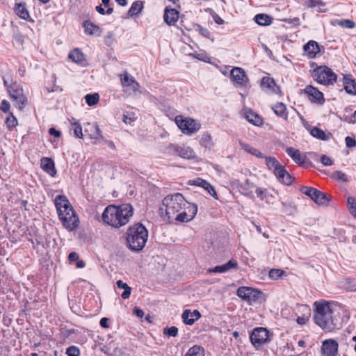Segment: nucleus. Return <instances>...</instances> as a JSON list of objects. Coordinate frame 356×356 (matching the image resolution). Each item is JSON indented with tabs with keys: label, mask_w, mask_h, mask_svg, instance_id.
I'll return each mask as SVG.
<instances>
[{
	"label": "nucleus",
	"mask_w": 356,
	"mask_h": 356,
	"mask_svg": "<svg viewBox=\"0 0 356 356\" xmlns=\"http://www.w3.org/2000/svg\"><path fill=\"white\" fill-rule=\"evenodd\" d=\"M99 324H100V325L102 327L108 328V318H102L100 320Z\"/></svg>",
	"instance_id": "052dcab7"
},
{
	"label": "nucleus",
	"mask_w": 356,
	"mask_h": 356,
	"mask_svg": "<svg viewBox=\"0 0 356 356\" xmlns=\"http://www.w3.org/2000/svg\"><path fill=\"white\" fill-rule=\"evenodd\" d=\"M198 31L204 37H209V31L207 29H204L198 25Z\"/></svg>",
	"instance_id": "13d9d810"
},
{
	"label": "nucleus",
	"mask_w": 356,
	"mask_h": 356,
	"mask_svg": "<svg viewBox=\"0 0 356 356\" xmlns=\"http://www.w3.org/2000/svg\"><path fill=\"white\" fill-rule=\"evenodd\" d=\"M347 203L349 211L356 217V199L353 197H348Z\"/></svg>",
	"instance_id": "79ce46f5"
},
{
	"label": "nucleus",
	"mask_w": 356,
	"mask_h": 356,
	"mask_svg": "<svg viewBox=\"0 0 356 356\" xmlns=\"http://www.w3.org/2000/svg\"><path fill=\"white\" fill-rule=\"evenodd\" d=\"M54 201L63 225L69 231L75 229L79 226V219L69 200L65 195H59Z\"/></svg>",
	"instance_id": "20e7f679"
},
{
	"label": "nucleus",
	"mask_w": 356,
	"mask_h": 356,
	"mask_svg": "<svg viewBox=\"0 0 356 356\" xmlns=\"http://www.w3.org/2000/svg\"><path fill=\"white\" fill-rule=\"evenodd\" d=\"M273 172L276 177L284 184L286 185L292 184L293 178L283 165H281L277 170H273Z\"/></svg>",
	"instance_id": "dca6fc26"
},
{
	"label": "nucleus",
	"mask_w": 356,
	"mask_h": 356,
	"mask_svg": "<svg viewBox=\"0 0 356 356\" xmlns=\"http://www.w3.org/2000/svg\"><path fill=\"white\" fill-rule=\"evenodd\" d=\"M143 9V3L141 1H134L130 7L128 15L130 17L138 15Z\"/></svg>",
	"instance_id": "473e14b6"
},
{
	"label": "nucleus",
	"mask_w": 356,
	"mask_h": 356,
	"mask_svg": "<svg viewBox=\"0 0 356 356\" xmlns=\"http://www.w3.org/2000/svg\"><path fill=\"white\" fill-rule=\"evenodd\" d=\"M79 254L76 252H72L70 253L68 256V259L70 261H76L79 259Z\"/></svg>",
	"instance_id": "6e6d98bb"
},
{
	"label": "nucleus",
	"mask_w": 356,
	"mask_h": 356,
	"mask_svg": "<svg viewBox=\"0 0 356 356\" xmlns=\"http://www.w3.org/2000/svg\"><path fill=\"white\" fill-rule=\"evenodd\" d=\"M188 184L190 185H194L201 187L202 184H206V180L202 179L201 178H197L196 179L189 181Z\"/></svg>",
	"instance_id": "8fccbe9b"
},
{
	"label": "nucleus",
	"mask_w": 356,
	"mask_h": 356,
	"mask_svg": "<svg viewBox=\"0 0 356 356\" xmlns=\"http://www.w3.org/2000/svg\"><path fill=\"white\" fill-rule=\"evenodd\" d=\"M343 85L344 90L348 94L356 95V81L352 78L351 75H343Z\"/></svg>",
	"instance_id": "6ab92c4d"
},
{
	"label": "nucleus",
	"mask_w": 356,
	"mask_h": 356,
	"mask_svg": "<svg viewBox=\"0 0 356 356\" xmlns=\"http://www.w3.org/2000/svg\"><path fill=\"white\" fill-rule=\"evenodd\" d=\"M49 133L51 135H54L56 137H59L61 134L59 131L56 130L54 128H50L49 130Z\"/></svg>",
	"instance_id": "680f3d73"
},
{
	"label": "nucleus",
	"mask_w": 356,
	"mask_h": 356,
	"mask_svg": "<svg viewBox=\"0 0 356 356\" xmlns=\"http://www.w3.org/2000/svg\"><path fill=\"white\" fill-rule=\"evenodd\" d=\"M313 77L318 83L325 86L333 85L337 75L328 67L320 66L314 70Z\"/></svg>",
	"instance_id": "423d86ee"
},
{
	"label": "nucleus",
	"mask_w": 356,
	"mask_h": 356,
	"mask_svg": "<svg viewBox=\"0 0 356 356\" xmlns=\"http://www.w3.org/2000/svg\"><path fill=\"white\" fill-rule=\"evenodd\" d=\"M76 266L78 268H83L85 266V263L83 260H79L78 259L76 261Z\"/></svg>",
	"instance_id": "338daca9"
},
{
	"label": "nucleus",
	"mask_w": 356,
	"mask_h": 356,
	"mask_svg": "<svg viewBox=\"0 0 356 356\" xmlns=\"http://www.w3.org/2000/svg\"><path fill=\"white\" fill-rule=\"evenodd\" d=\"M14 10L15 14L23 19H27L29 17V13L25 3H15Z\"/></svg>",
	"instance_id": "bb28decb"
},
{
	"label": "nucleus",
	"mask_w": 356,
	"mask_h": 356,
	"mask_svg": "<svg viewBox=\"0 0 356 356\" xmlns=\"http://www.w3.org/2000/svg\"><path fill=\"white\" fill-rule=\"evenodd\" d=\"M175 122L181 131L188 135L197 132L201 127V124L191 118H184L178 115L175 119Z\"/></svg>",
	"instance_id": "0eeeda50"
},
{
	"label": "nucleus",
	"mask_w": 356,
	"mask_h": 356,
	"mask_svg": "<svg viewBox=\"0 0 356 356\" xmlns=\"http://www.w3.org/2000/svg\"><path fill=\"white\" fill-rule=\"evenodd\" d=\"M66 354L67 356H79L80 354V350L77 347L71 346L67 348Z\"/></svg>",
	"instance_id": "a18cd8bd"
},
{
	"label": "nucleus",
	"mask_w": 356,
	"mask_h": 356,
	"mask_svg": "<svg viewBox=\"0 0 356 356\" xmlns=\"http://www.w3.org/2000/svg\"><path fill=\"white\" fill-rule=\"evenodd\" d=\"M95 9L101 15H105L106 14L105 10L102 7L101 5H99L97 6H96Z\"/></svg>",
	"instance_id": "0e129e2a"
},
{
	"label": "nucleus",
	"mask_w": 356,
	"mask_h": 356,
	"mask_svg": "<svg viewBox=\"0 0 356 356\" xmlns=\"http://www.w3.org/2000/svg\"><path fill=\"white\" fill-rule=\"evenodd\" d=\"M202 140L204 142H210L211 140V137L209 134H206L202 136Z\"/></svg>",
	"instance_id": "774afa93"
},
{
	"label": "nucleus",
	"mask_w": 356,
	"mask_h": 356,
	"mask_svg": "<svg viewBox=\"0 0 356 356\" xmlns=\"http://www.w3.org/2000/svg\"><path fill=\"white\" fill-rule=\"evenodd\" d=\"M236 293L238 297L248 301L250 304L261 302L264 300V295L261 291L250 287H239Z\"/></svg>",
	"instance_id": "6e6552de"
},
{
	"label": "nucleus",
	"mask_w": 356,
	"mask_h": 356,
	"mask_svg": "<svg viewBox=\"0 0 356 356\" xmlns=\"http://www.w3.org/2000/svg\"><path fill=\"white\" fill-rule=\"evenodd\" d=\"M303 91L312 103H316L319 105L324 104L325 99L323 94L317 88L309 85L306 86Z\"/></svg>",
	"instance_id": "4468645a"
},
{
	"label": "nucleus",
	"mask_w": 356,
	"mask_h": 356,
	"mask_svg": "<svg viewBox=\"0 0 356 356\" xmlns=\"http://www.w3.org/2000/svg\"><path fill=\"white\" fill-rule=\"evenodd\" d=\"M303 49L305 54L310 58H314L320 51L318 43L314 40L309 41L306 44L304 45Z\"/></svg>",
	"instance_id": "4be33fe9"
},
{
	"label": "nucleus",
	"mask_w": 356,
	"mask_h": 356,
	"mask_svg": "<svg viewBox=\"0 0 356 356\" xmlns=\"http://www.w3.org/2000/svg\"><path fill=\"white\" fill-rule=\"evenodd\" d=\"M179 147L178 145H175L173 144H169L168 146L165 147V152L170 154H177L179 151Z\"/></svg>",
	"instance_id": "49530a36"
},
{
	"label": "nucleus",
	"mask_w": 356,
	"mask_h": 356,
	"mask_svg": "<svg viewBox=\"0 0 356 356\" xmlns=\"http://www.w3.org/2000/svg\"><path fill=\"white\" fill-rule=\"evenodd\" d=\"M133 216V207L129 204L119 206L109 205L102 213L103 221L108 225L119 228L127 224Z\"/></svg>",
	"instance_id": "7ed1b4c3"
},
{
	"label": "nucleus",
	"mask_w": 356,
	"mask_h": 356,
	"mask_svg": "<svg viewBox=\"0 0 356 356\" xmlns=\"http://www.w3.org/2000/svg\"><path fill=\"white\" fill-rule=\"evenodd\" d=\"M323 356H337L339 351L338 342L332 339L324 340L321 348Z\"/></svg>",
	"instance_id": "ddd939ff"
},
{
	"label": "nucleus",
	"mask_w": 356,
	"mask_h": 356,
	"mask_svg": "<svg viewBox=\"0 0 356 356\" xmlns=\"http://www.w3.org/2000/svg\"><path fill=\"white\" fill-rule=\"evenodd\" d=\"M255 22L262 26L269 25L271 23V18L266 14H258L255 16Z\"/></svg>",
	"instance_id": "c9c22d12"
},
{
	"label": "nucleus",
	"mask_w": 356,
	"mask_h": 356,
	"mask_svg": "<svg viewBox=\"0 0 356 356\" xmlns=\"http://www.w3.org/2000/svg\"><path fill=\"white\" fill-rule=\"evenodd\" d=\"M131 289L130 286H127L125 288L124 292L122 293L121 296L123 299H127L131 294Z\"/></svg>",
	"instance_id": "4d7b16f0"
},
{
	"label": "nucleus",
	"mask_w": 356,
	"mask_h": 356,
	"mask_svg": "<svg viewBox=\"0 0 356 356\" xmlns=\"http://www.w3.org/2000/svg\"><path fill=\"white\" fill-rule=\"evenodd\" d=\"M305 5L309 8H315L318 7V12H324L325 10L321 9V7H323L325 6V3L322 1L321 0H305Z\"/></svg>",
	"instance_id": "f704fd0d"
},
{
	"label": "nucleus",
	"mask_w": 356,
	"mask_h": 356,
	"mask_svg": "<svg viewBox=\"0 0 356 356\" xmlns=\"http://www.w3.org/2000/svg\"><path fill=\"white\" fill-rule=\"evenodd\" d=\"M89 136L91 139L94 140L93 143L95 144L99 143L101 140H104L102 131L97 124L91 127Z\"/></svg>",
	"instance_id": "a878e982"
},
{
	"label": "nucleus",
	"mask_w": 356,
	"mask_h": 356,
	"mask_svg": "<svg viewBox=\"0 0 356 356\" xmlns=\"http://www.w3.org/2000/svg\"><path fill=\"white\" fill-rule=\"evenodd\" d=\"M268 334L267 329L257 327L250 334V341L254 347L258 348L268 341Z\"/></svg>",
	"instance_id": "f8f14e48"
},
{
	"label": "nucleus",
	"mask_w": 356,
	"mask_h": 356,
	"mask_svg": "<svg viewBox=\"0 0 356 356\" xmlns=\"http://www.w3.org/2000/svg\"><path fill=\"white\" fill-rule=\"evenodd\" d=\"M116 284L118 288L123 289L124 290L125 289V288L129 286L127 284L123 282L122 280L117 281Z\"/></svg>",
	"instance_id": "e2e57ef3"
},
{
	"label": "nucleus",
	"mask_w": 356,
	"mask_h": 356,
	"mask_svg": "<svg viewBox=\"0 0 356 356\" xmlns=\"http://www.w3.org/2000/svg\"><path fill=\"white\" fill-rule=\"evenodd\" d=\"M332 177L339 181H342L343 182L348 181V179L346 175L341 171H336L333 172Z\"/></svg>",
	"instance_id": "de8ad7c7"
},
{
	"label": "nucleus",
	"mask_w": 356,
	"mask_h": 356,
	"mask_svg": "<svg viewBox=\"0 0 356 356\" xmlns=\"http://www.w3.org/2000/svg\"><path fill=\"white\" fill-rule=\"evenodd\" d=\"M244 117L250 123L252 124L253 125L260 127L264 124L262 118L250 109L245 110Z\"/></svg>",
	"instance_id": "412c9836"
},
{
	"label": "nucleus",
	"mask_w": 356,
	"mask_h": 356,
	"mask_svg": "<svg viewBox=\"0 0 356 356\" xmlns=\"http://www.w3.org/2000/svg\"><path fill=\"white\" fill-rule=\"evenodd\" d=\"M134 314L140 318H143L144 316V312L141 309L138 307H135L134 309Z\"/></svg>",
	"instance_id": "bf43d9fd"
},
{
	"label": "nucleus",
	"mask_w": 356,
	"mask_h": 356,
	"mask_svg": "<svg viewBox=\"0 0 356 356\" xmlns=\"http://www.w3.org/2000/svg\"><path fill=\"white\" fill-rule=\"evenodd\" d=\"M214 21L218 24H222L224 23L223 19H222L218 15H216L213 17Z\"/></svg>",
	"instance_id": "69168bd1"
},
{
	"label": "nucleus",
	"mask_w": 356,
	"mask_h": 356,
	"mask_svg": "<svg viewBox=\"0 0 356 356\" xmlns=\"http://www.w3.org/2000/svg\"><path fill=\"white\" fill-rule=\"evenodd\" d=\"M232 268H238V262L236 260H229L222 266H217L213 268L209 269V272L215 273H222L227 272Z\"/></svg>",
	"instance_id": "aec40b11"
},
{
	"label": "nucleus",
	"mask_w": 356,
	"mask_h": 356,
	"mask_svg": "<svg viewBox=\"0 0 356 356\" xmlns=\"http://www.w3.org/2000/svg\"><path fill=\"white\" fill-rule=\"evenodd\" d=\"M286 274L285 271L282 269L273 268L268 273L269 277L276 280Z\"/></svg>",
	"instance_id": "ea45409f"
},
{
	"label": "nucleus",
	"mask_w": 356,
	"mask_h": 356,
	"mask_svg": "<svg viewBox=\"0 0 356 356\" xmlns=\"http://www.w3.org/2000/svg\"><path fill=\"white\" fill-rule=\"evenodd\" d=\"M201 317V314L200 312L197 309L193 312H191L190 309H186L184 311L181 318L183 319V322L186 325H191L196 321H197Z\"/></svg>",
	"instance_id": "2eb2a0df"
},
{
	"label": "nucleus",
	"mask_w": 356,
	"mask_h": 356,
	"mask_svg": "<svg viewBox=\"0 0 356 356\" xmlns=\"http://www.w3.org/2000/svg\"><path fill=\"white\" fill-rule=\"evenodd\" d=\"M300 191L319 205H327L331 201L330 197L327 194L312 187L302 186Z\"/></svg>",
	"instance_id": "1a4fd4ad"
},
{
	"label": "nucleus",
	"mask_w": 356,
	"mask_h": 356,
	"mask_svg": "<svg viewBox=\"0 0 356 356\" xmlns=\"http://www.w3.org/2000/svg\"><path fill=\"white\" fill-rule=\"evenodd\" d=\"M265 159L266 164L270 169L273 168L274 170H277L282 165L275 157H265Z\"/></svg>",
	"instance_id": "a19ab883"
},
{
	"label": "nucleus",
	"mask_w": 356,
	"mask_h": 356,
	"mask_svg": "<svg viewBox=\"0 0 356 356\" xmlns=\"http://www.w3.org/2000/svg\"><path fill=\"white\" fill-rule=\"evenodd\" d=\"M339 24L342 27L353 29L355 27V22L350 19H344L339 22Z\"/></svg>",
	"instance_id": "09e8293b"
},
{
	"label": "nucleus",
	"mask_w": 356,
	"mask_h": 356,
	"mask_svg": "<svg viewBox=\"0 0 356 356\" xmlns=\"http://www.w3.org/2000/svg\"><path fill=\"white\" fill-rule=\"evenodd\" d=\"M239 145L243 149H244L245 152L255 156L256 157H258V158H264V154L259 150L250 146V145H248L245 143H243L242 141L239 142Z\"/></svg>",
	"instance_id": "2f4dec72"
},
{
	"label": "nucleus",
	"mask_w": 356,
	"mask_h": 356,
	"mask_svg": "<svg viewBox=\"0 0 356 356\" xmlns=\"http://www.w3.org/2000/svg\"><path fill=\"white\" fill-rule=\"evenodd\" d=\"M68 57L76 63L84 65L86 62V56L79 49H74L72 51Z\"/></svg>",
	"instance_id": "393cba45"
},
{
	"label": "nucleus",
	"mask_w": 356,
	"mask_h": 356,
	"mask_svg": "<svg viewBox=\"0 0 356 356\" xmlns=\"http://www.w3.org/2000/svg\"><path fill=\"white\" fill-rule=\"evenodd\" d=\"M40 166L42 169L49 174L51 177H55L56 175V170L55 168L54 161L47 157H43L40 160Z\"/></svg>",
	"instance_id": "f3484780"
},
{
	"label": "nucleus",
	"mask_w": 356,
	"mask_h": 356,
	"mask_svg": "<svg viewBox=\"0 0 356 356\" xmlns=\"http://www.w3.org/2000/svg\"><path fill=\"white\" fill-rule=\"evenodd\" d=\"M83 27L85 31L90 35L97 34L99 35L101 33L100 28L89 20H86L83 22Z\"/></svg>",
	"instance_id": "c756f323"
},
{
	"label": "nucleus",
	"mask_w": 356,
	"mask_h": 356,
	"mask_svg": "<svg viewBox=\"0 0 356 356\" xmlns=\"http://www.w3.org/2000/svg\"><path fill=\"white\" fill-rule=\"evenodd\" d=\"M321 161L323 163V165L325 166H330L332 165V161L330 159V157H328L326 155H323L321 158Z\"/></svg>",
	"instance_id": "603ef678"
},
{
	"label": "nucleus",
	"mask_w": 356,
	"mask_h": 356,
	"mask_svg": "<svg viewBox=\"0 0 356 356\" xmlns=\"http://www.w3.org/2000/svg\"><path fill=\"white\" fill-rule=\"evenodd\" d=\"M8 90L14 105L19 110H22L27 104V99L24 95L22 88L15 83L9 87Z\"/></svg>",
	"instance_id": "9d476101"
},
{
	"label": "nucleus",
	"mask_w": 356,
	"mask_h": 356,
	"mask_svg": "<svg viewBox=\"0 0 356 356\" xmlns=\"http://www.w3.org/2000/svg\"><path fill=\"white\" fill-rule=\"evenodd\" d=\"M184 356H204V350L200 346L195 345L189 348Z\"/></svg>",
	"instance_id": "72a5a7b5"
},
{
	"label": "nucleus",
	"mask_w": 356,
	"mask_h": 356,
	"mask_svg": "<svg viewBox=\"0 0 356 356\" xmlns=\"http://www.w3.org/2000/svg\"><path fill=\"white\" fill-rule=\"evenodd\" d=\"M346 145L348 147H353L356 146V140L350 136L345 138Z\"/></svg>",
	"instance_id": "3c124183"
},
{
	"label": "nucleus",
	"mask_w": 356,
	"mask_h": 356,
	"mask_svg": "<svg viewBox=\"0 0 356 356\" xmlns=\"http://www.w3.org/2000/svg\"><path fill=\"white\" fill-rule=\"evenodd\" d=\"M315 323L325 332H332L341 325L340 319L336 311L331 308L327 302H318L314 304Z\"/></svg>",
	"instance_id": "f03ea898"
},
{
	"label": "nucleus",
	"mask_w": 356,
	"mask_h": 356,
	"mask_svg": "<svg viewBox=\"0 0 356 356\" xmlns=\"http://www.w3.org/2000/svg\"><path fill=\"white\" fill-rule=\"evenodd\" d=\"M164 21L168 25H172L178 20L179 12L174 8H166L163 15Z\"/></svg>",
	"instance_id": "5701e85b"
},
{
	"label": "nucleus",
	"mask_w": 356,
	"mask_h": 356,
	"mask_svg": "<svg viewBox=\"0 0 356 356\" xmlns=\"http://www.w3.org/2000/svg\"><path fill=\"white\" fill-rule=\"evenodd\" d=\"M231 77L238 85H243L248 81L244 70L240 67H234L232 70Z\"/></svg>",
	"instance_id": "a211bd4d"
},
{
	"label": "nucleus",
	"mask_w": 356,
	"mask_h": 356,
	"mask_svg": "<svg viewBox=\"0 0 356 356\" xmlns=\"http://www.w3.org/2000/svg\"><path fill=\"white\" fill-rule=\"evenodd\" d=\"M85 99L88 105L94 106L98 103L99 95L98 93L88 94L85 96Z\"/></svg>",
	"instance_id": "4c0bfd02"
},
{
	"label": "nucleus",
	"mask_w": 356,
	"mask_h": 356,
	"mask_svg": "<svg viewBox=\"0 0 356 356\" xmlns=\"http://www.w3.org/2000/svg\"><path fill=\"white\" fill-rule=\"evenodd\" d=\"M6 125L9 129H11L15 127L17 124V120L16 118L11 113L6 118Z\"/></svg>",
	"instance_id": "37998d69"
},
{
	"label": "nucleus",
	"mask_w": 356,
	"mask_h": 356,
	"mask_svg": "<svg viewBox=\"0 0 356 356\" xmlns=\"http://www.w3.org/2000/svg\"><path fill=\"white\" fill-rule=\"evenodd\" d=\"M261 85L262 87L270 90L271 92L277 93L280 91L279 87L275 84L273 79L265 76L261 79Z\"/></svg>",
	"instance_id": "cd10ccee"
},
{
	"label": "nucleus",
	"mask_w": 356,
	"mask_h": 356,
	"mask_svg": "<svg viewBox=\"0 0 356 356\" xmlns=\"http://www.w3.org/2000/svg\"><path fill=\"white\" fill-rule=\"evenodd\" d=\"M119 76L124 92L130 95L140 91V84L128 72H125L120 74Z\"/></svg>",
	"instance_id": "9b49d317"
},
{
	"label": "nucleus",
	"mask_w": 356,
	"mask_h": 356,
	"mask_svg": "<svg viewBox=\"0 0 356 356\" xmlns=\"http://www.w3.org/2000/svg\"><path fill=\"white\" fill-rule=\"evenodd\" d=\"M286 152L288 155L298 164H303L305 161L306 157L301 155L300 152L298 149H296L293 147H287Z\"/></svg>",
	"instance_id": "b1692460"
},
{
	"label": "nucleus",
	"mask_w": 356,
	"mask_h": 356,
	"mask_svg": "<svg viewBox=\"0 0 356 356\" xmlns=\"http://www.w3.org/2000/svg\"><path fill=\"white\" fill-rule=\"evenodd\" d=\"M0 108L3 112L7 113L10 109L9 102L6 100H3L1 103Z\"/></svg>",
	"instance_id": "5fc2aeb1"
},
{
	"label": "nucleus",
	"mask_w": 356,
	"mask_h": 356,
	"mask_svg": "<svg viewBox=\"0 0 356 356\" xmlns=\"http://www.w3.org/2000/svg\"><path fill=\"white\" fill-rule=\"evenodd\" d=\"M207 186H209L210 190L213 192V197H214L216 200H218V197L215 188L206 181V184H202L201 187L204 189Z\"/></svg>",
	"instance_id": "864d4df0"
},
{
	"label": "nucleus",
	"mask_w": 356,
	"mask_h": 356,
	"mask_svg": "<svg viewBox=\"0 0 356 356\" xmlns=\"http://www.w3.org/2000/svg\"><path fill=\"white\" fill-rule=\"evenodd\" d=\"M126 241L127 246L134 252L143 249L148 238V232L141 223L131 226L127 231Z\"/></svg>",
	"instance_id": "39448f33"
},
{
	"label": "nucleus",
	"mask_w": 356,
	"mask_h": 356,
	"mask_svg": "<svg viewBox=\"0 0 356 356\" xmlns=\"http://www.w3.org/2000/svg\"><path fill=\"white\" fill-rule=\"evenodd\" d=\"M310 134L314 137L321 139V140H326L328 138V137L326 136L325 133L323 130H321V129L317 128V127H314L311 130Z\"/></svg>",
	"instance_id": "58836bf2"
},
{
	"label": "nucleus",
	"mask_w": 356,
	"mask_h": 356,
	"mask_svg": "<svg viewBox=\"0 0 356 356\" xmlns=\"http://www.w3.org/2000/svg\"><path fill=\"white\" fill-rule=\"evenodd\" d=\"M73 121H71V126L72 129L74 131V134L76 137L79 138H83V135L82 133V127L81 126V124L78 121H75V120L73 118Z\"/></svg>",
	"instance_id": "e433bc0d"
},
{
	"label": "nucleus",
	"mask_w": 356,
	"mask_h": 356,
	"mask_svg": "<svg viewBox=\"0 0 356 356\" xmlns=\"http://www.w3.org/2000/svg\"><path fill=\"white\" fill-rule=\"evenodd\" d=\"M163 334L169 337H176L178 334V328L175 326H172L168 328H165Z\"/></svg>",
	"instance_id": "c03bdc74"
},
{
	"label": "nucleus",
	"mask_w": 356,
	"mask_h": 356,
	"mask_svg": "<svg viewBox=\"0 0 356 356\" xmlns=\"http://www.w3.org/2000/svg\"><path fill=\"white\" fill-rule=\"evenodd\" d=\"M272 109L273 110L274 113L277 116L282 118L285 120H288L286 107L285 104H284L283 103H282V102L277 103L272 107Z\"/></svg>",
	"instance_id": "c85d7f7f"
},
{
	"label": "nucleus",
	"mask_w": 356,
	"mask_h": 356,
	"mask_svg": "<svg viewBox=\"0 0 356 356\" xmlns=\"http://www.w3.org/2000/svg\"><path fill=\"white\" fill-rule=\"evenodd\" d=\"M160 213L167 218L169 222L174 220L184 222L193 220L197 211V205L187 202L181 193L168 195L164 197Z\"/></svg>",
	"instance_id": "f257e3e1"
},
{
	"label": "nucleus",
	"mask_w": 356,
	"mask_h": 356,
	"mask_svg": "<svg viewBox=\"0 0 356 356\" xmlns=\"http://www.w3.org/2000/svg\"><path fill=\"white\" fill-rule=\"evenodd\" d=\"M177 155L181 158L190 159L195 157V152L190 147L179 146Z\"/></svg>",
	"instance_id": "7c9ffc66"
}]
</instances>
